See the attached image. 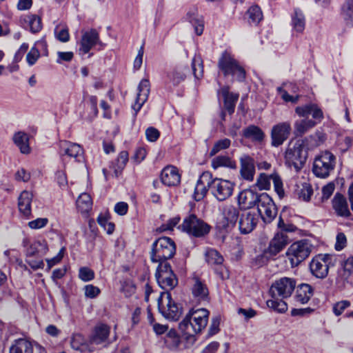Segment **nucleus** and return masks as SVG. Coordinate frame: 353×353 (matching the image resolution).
Listing matches in <instances>:
<instances>
[{"label":"nucleus","instance_id":"obj_1","mask_svg":"<svg viewBox=\"0 0 353 353\" xmlns=\"http://www.w3.org/2000/svg\"><path fill=\"white\" fill-rule=\"evenodd\" d=\"M210 312L204 308L192 309L179 323L185 340L184 347H190L195 343L196 334L200 333L207 325Z\"/></svg>","mask_w":353,"mask_h":353},{"label":"nucleus","instance_id":"obj_2","mask_svg":"<svg viewBox=\"0 0 353 353\" xmlns=\"http://www.w3.org/2000/svg\"><path fill=\"white\" fill-rule=\"evenodd\" d=\"M295 112L299 117L306 118L295 121L294 132L296 136H302L321 122L323 118L322 110L314 103L298 106Z\"/></svg>","mask_w":353,"mask_h":353},{"label":"nucleus","instance_id":"obj_3","mask_svg":"<svg viewBox=\"0 0 353 353\" xmlns=\"http://www.w3.org/2000/svg\"><path fill=\"white\" fill-rule=\"evenodd\" d=\"M174 242L169 237H161L152 243L151 260L153 262H167L175 254Z\"/></svg>","mask_w":353,"mask_h":353},{"label":"nucleus","instance_id":"obj_4","mask_svg":"<svg viewBox=\"0 0 353 353\" xmlns=\"http://www.w3.org/2000/svg\"><path fill=\"white\" fill-rule=\"evenodd\" d=\"M179 229L191 236L202 238L209 234L211 226L195 214H191L183 219Z\"/></svg>","mask_w":353,"mask_h":353},{"label":"nucleus","instance_id":"obj_5","mask_svg":"<svg viewBox=\"0 0 353 353\" xmlns=\"http://www.w3.org/2000/svg\"><path fill=\"white\" fill-rule=\"evenodd\" d=\"M313 245L308 239H302L293 243L288 249L286 255L292 267L299 265L311 254Z\"/></svg>","mask_w":353,"mask_h":353},{"label":"nucleus","instance_id":"obj_6","mask_svg":"<svg viewBox=\"0 0 353 353\" xmlns=\"http://www.w3.org/2000/svg\"><path fill=\"white\" fill-rule=\"evenodd\" d=\"M335 165V156L330 152L325 151L314 159L312 171L316 176L324 179L334 170Z\"/></svg>","mask_w":353,"mask_h":353},{"label":"nucleus","instance_id":"obj_7","mask_svg":"<svg viewBox=\"0 0 353 353\" xmlns=\"http://www.w3.org/2000/svg\"><path fill=\"white\" fill-rule=\"evenodd\" d=\"M219 68L225 76L231 74L239 81L245 78V71L238 61L228 52L223 53L219 61Z\"/></svg>","mask_w":353,"mask_h":353},{"label":"nucleus","instance_id":"obj_8","mask_svg":"<svg viewBox=\"0 0 353 353\" xmlns=\"http://www.w3.org/2000/svg\"><path fill=\"white\" fill-rule=\"evenodd\" d=\"M210 182L208 190L216 200L223 201L232 195L234 183L232 181L221 178H212L211 175Z\"/></svg>","mask_w":353,"mask_h":353},{"label":"nucleus","instance_id":"obj_9","mask_svg":"<svg viewBox=\"0 0 353 353\" xmlns=\"http://www.w3.org/2000/svg\"><path fill=\"white\" fill-rule=\"evenodd\" d=\"M159 312L166 319L177 320L181 315V309L178 304L172 300L169 292H161L158 299Z\"/></svg>","mask_w":353,"mask_h":353},{"label":"nucleus","instance_id":"obj_10","mask_svg":"<svg viewBox=\"0 0 353 353\" xmlns=\"http://www.w3.org/2000/svg\"><path fill=\"white\" fill-rule=\"evenodd\" d=\"M155 276L159 285L165 290H172L178 283V279L168 262L159 264Z\"/></svg>","mask_w":353,"mask_h":353},{"label":"nucleus","instance_id":"obj_11","mask_svg":"<svg viewBox=\"0 0 353 353\" xmlns=\"http://www.w3.org/2000/svg\"><path fill=\"white\" fill-rule=\"evenodd\" d=\"M285 159L288 166L298 172L305 163L307 152L301 144H295L292 148L286 150Z\"/></svg>","mask_w":353,"mask_h":353},{"label":"nucleus","instance_id":"obj_12","mask_svg":"<svg viewBox=\"0 0 353 353\" xmlns=\"http://www.w3.org/2000/svg\"><path fill=\"white\" fill-rule=\"evenodd\" d=\"M256 206L259 214L265 222L270 223L276 217L277 208L272 199L267 193L259 194Z\"/></svg>","mask_w":353,"mask_h":353},{"label":"nucleus","instance_id":"obj_13","mask_svg":"<svg viewBox=\"0 0 353 353\" xmlns=\"http://www.w3.org/2000/svg\"><path fill=\"white\" fill-rule=\"evenodd\" d=\"M296 283L294 279L283 277L272 283L270 294L272 298L286 299L291 296Z\"/></svg>","mask_w":353,"mask_h":353},{"label":"nucleus","instance_id":"obj_14","mask_svg":"<svg viewBox=\"0 0 353 353\" xmlns=\"http://www.w3.org/2000/svg\"><path fill=\"white\" fill-rule=\"evenodd\" d=\"M330 263V255L319 254L314 257L311 261L310 264V269L314 276L319 279H323L328 274L329 265Z\"/></svg>","mask_w":353,"mask_h":353},{"label":"nucleus","instance_id":"obj_15","mask_svg":"<svg viewBox=\"0 0 353 353\" xmlns=\"http://www.w3.org/2000/svg\"><path fill=\"white\" fill-rule=\"evenodd\" d=\"M291 124L288 121L274 125L271 130L272 145L279 147L286 141L291 132Z\"/></svg>","mask_w":353,"mask_h":353},{"label":"nucleus","instance_id":"obj_16","mask_svg":"<svg viewBox=\"0 0 353 353\" xmlns=\"http://www.w3.org/2000/svg\"><path fill=\"white\" fill-rule=\"evenodd\" d=\"M190 71L186 65H177L170 70L166 74L165 84L168 88L177 87L183 83Z\"/></svg>","mask_w":353,"mask_h":353},{"label":"nucleus","instance_id":"obj_17","mask_svg":"<svg viewBox=\"0 0 353 353\" xmlns=\"http://www.w3.org/2000/svg\"><path fill=\"white\" fill-rule=\"evenodd\" d=\"M99 44L102 48L104 44L100 41L98 32L94 29H91L83 34L81 45L79 48V54L84 55L89 52L92 48Z\"/></svg>","mask_w":353,"mask_h":353},{"label":"nucleus","instance_id":"obj_18","mask_svg":"<svg viewBox=\"0 0 353 353\" xmlns=\"http://www.w3.org/2000/svg\"><path fill=\"white\" fill-rule=\"evenodd\" d=\"M259 221V215L252 212H243L240 215L239 228L240 232L247 234L253 231Z\"/></svg>","mask_w":353,"mask_h":353},{"label":"nucleus","instance_id":"obj_19","mask_svg":"<svg viewBox=\"0 0 353 353\" xmlns=\"http://www.w3.org/2000/svg\"><path fill=\"white\" fill-rule=\"evenodd\" d=\"M332 206L334 213L339 217L349 219L352 216L346 198L340 193L334 195Z\"/></svg>","mask_w":353,"mask_h":353},{"label":"nucleus","instance_id":"obj_20","mask_svg":"<svg viewBox=\"0 0 353 353\" xmlns=\"http://www.w3.org/2000/svg\"><path fill=\"white\" fill-rule=\"evenodd\" d=\"M161 181L166 186L175 187L181 182V174L177 168L173 165L165 167L161 173Z\"/></svg>","mask_w":353,"mask_h":353},{"label":"nucleus","instance_id":"obj_21","mask_svg":"<svg viewBox=\"0 0 353 353\" xmlns=\"http://www.w3.org/2000/svg\"><path fill=\"white\" fill-rule=\"evenodd\" d=\"M150 90V84L148 79H143L139 83L137 88L136 101L134 103V110L137 112L140 110L143 104L147 101Z\"/></svg>","mask_w":353,"mask_h":353},{"label":"nucleus","instance_id":"obj_22","mask_svg":"<svg viewBox=\"0 0 353 353\" xmlns=\"http://www.w3.org/2000/svg\"><path fill=\"white\" fill-rule=\"evenodd\" d=\"M290 239L283 232H277L270 242L267 252L274 256L279 253L289 243Z\"/></svg>","mask_w":353,"mask_h":353},{"label":"nucleus","instance_id":"obj_23","mask_svg":"<svg viewBox=\"0 0 353 353\" xmlns=\"http://www.w3.org/2000/svg\"><path fill=\"white\" fill-rule=\"evenodd\" d=\"M259 194L251 189H245L238 195V204L241 209L252 208L256 205Z\"/></svg>","mask_w":353,"mask_h":353},{"label":"nucleus","instance_id":"obj_24","mask_svg":"<svg viewBox=\"0 0 353 353\" xmlns=\"http://www.w3.org/2000/svg\"><path fill=\"white\" fill-rule=\"evenodd\" d=\"M59 154L77 159L82 156L83 149L81 145L68 141H61L59 142Z\"/></svg>","mask_w":353,"mask_h":353},{"label":"nucleus","instance_id":"obj_25","mask_svg":"<svg viewBox=\"0 0 353 353\" xmlns=\"http://www.w3.org/2000/svg\"><path fill=\"white\" fill-rule=\"evenodd\" d=\"M223 221L219 223V228L228 229L232 228L238 219L239 210L232 205H225L223 210Z\"/></svg>","mask_w":353,"mask_h":353},{"label":"nucleus","instance_id":"obj_26","mask_svg":"<svg viewBox=\"0 0 353 353\" xmlns=\"http://www.w3.org/2000/svg\"><path fill=\"white\" fill-rule=\"evenodd\" d=\"M218 95L221 96L223 99L224 110H227L230 114H233L239 97V94L230 92L229 87L223 86L218 92Z\"/></svg>","mask_w":353,"mask_h":353},{"label":"nucleus","instance_id":"obj_27","mask_svg":"<svg viewBox=\"0 0 353 353\" xmlns=\"http://www.w3.org/2000/svg\"><path fill=\"white\" fill-rule=\"evenodd\" d=\"M110 327L105 324L99 323L97 325L90 336L89 343L95 345L105 343L110 334Z\"/></svg>","mask_w":353,"mask_h":353},{"label":"nucleus","instance_id":"obj_28","mask_svg":"<svg viewBox=\"0 0 353 353\" xmlns=\"http://www.w3.org/2000/svg\"><path fill=\"white\" fill-rule=\"evenodd\" d=\"M241 174L243 179L252 181L254 179L255 174L254 161L249 156L244 155L240 159Z\"/></svg>","mask_w":353,"mask_h":353},{"label":"nucleus","instance_id":"obj_29","mask_svg":"<svg viewBox=\"0 0 353 353\" xmlns=\"http://www.w3.org/2000/svg\"><path fill=\"white\" fill-rule=\"evenodd\" d=\"M211 180L210 172H203L198 180L194 189V199L199 201L203 199L208 190V183Z\"/></svg>","mask_w":353,"mask_h":353},{"label":"nucleus","instance_id":"obj_30","mask_svg":"<svg viewBox=\"0 0 353 353\" xmlns=\"http://www.w3.org/2000/svg\"><path fill=\"white\" fill-rule=\"evenodd\" d=\"M205 261L209 265L218 266V269L216 270V273L220 274L222 278H224L223 272L224 268L222 266L223 258L221 254L214 249L208 248L205 252Z\"/></svg>","mask_w":353,"mask_h":353},{"label":"nucleus","instance_id":"obj_31","mask_svg":"<svg viewBox=\"0 0 353 353\" xmlns=\"http://www.w3.org/2000/svg\"><path fill=\"white\" fill-rule=\"evenodd\" d=\"M164 343L168 349L176 350L180 349L181 346L185 348V340L183 336L182 340L176 330H170L164 337Z\"/></svg>","mask_w":353,"mask_h":353},{"label":"nucleus","instance_id":"obj_32","mask_svg":"<svg viewBox=\"0 0 353 353\" xmlns=\"http://www.w3.org/2000/svg\"><path fill=\"white\" fill-rule=\"evenodd\" d=\"M192 293L198 301H201L208 299L209 292L206 285L199 278L194 277L192 286Z\"/></svg>","mask_w":353,"mask_h":353},{"label":"nucleus","instance_id":"obj_33","mask_svg":"<svg viewBox=\"0 0 353 353\" xmlns=\"http://www.w3.org/2000/svg\"><path fill=\"white\" fill-rule=\"evenodd\" d=\"M32 197V194L27 190L23 191L19 196V210L25 216L28 217L31 214V203Z\"/></svg>","mask_w":353,"mask_h":353},{"label":"nucleus","instance_id":"obj_34","mask_svg":"<svg viewBox=\"0 0 353 353\" xmlns=\"http://www.w3.org/2000/svg\"><path fill=\"white\" fill-rule=\"evenodd\" d=\"M20 22L25 28H29L32 33L39 32L42 28L41 19L36 14L24 16Z\"/></svg>","mask_w":353,"mask_h":353},{"label":"nucleus","instance_id":"obj_35","mask_svg":"<svg viewBox=\"0 0 353 353\" xmlns=\"http://www.w3.org/2000/svg\"><path fill=\"white\" fill-rule=\"evenodd\" d=\"M12 141L21 153L27 154L30 152L29 135L27 133L22 131L15 132L13 135Z\"/></svg>","mask_w":353,"mask_h":353},{"label":"nucleus","instance_id":"obj_36","mask_svg":"<svg viewBox=\"0 0 353 353\" xmlns=\"http://www.w3.org/2000/svg\"><path fill=\"white\" fill-rule=\"evenodd\" d=\"M10 353H33V344L26 339H18L13 341Z\"/></svg>","mask_w":353,"mask_h":353},{"label":"nucleus","instance_id":"obj_37","mask_svg":"<svg viewBox=\"0 0 353 353\" xmlns=\"http://www.w3.org/2000/svg\"><path fill=\"white\" fill-rule=\"evenodd\" d=\"M313 295V289L306 283L298 286L294 296L295 301L301 304L307 303Z\"/></svg>","mask_w":353,"mask_h":353},{"label":"nucleus","instance_id":"obj_38","mask_svg":"<svg viewBox=\"0 0 353 353\" xmlns=\"http://www.w3.org/2000/svg\"><path fill=\"white\" fill-rule=\"evenodd\" d=\"M185 19L192 25L196 34L197 35H201L204 29L203 17L194 12H189L187 13Z\"/></svg>","mask_w":353,"mask_h":353},{"label":"nucleus","instance_id":"obj_39","mask_svg":"<svg viewBox=\"0 0 353 353\" xmlns=\"http://www.w3.org/2000/svg\"><path fill=\"white\" fill-rule=\"evenodd\" d=\"M70 345L72 349L81 352L91 351L89 344L85 337L81 334H74L71 337Z\"/></svg>","mask_w":353,"mask_h":353},{"label":"nucleus","instance_id":"obj_40","mask_svg":"<svg viewBox=\"0 0 353 353\" xmlns=\"http://www.w3.org/2000/svg\"><path fill=\"white\" fill-rule=\"evenodd\" d=\"M211 165L214 170L221 167L235 168L236 163L227 156L219 155L212 159Z\"/></svg>","mask_w":353,"mask_h":353},{"label":"nucleus","instance_id":"obj_41","mask_svg":"<svg viewBox=\"0 0 353 353\" xmlns=\"http://www.w3.org/2000/svg\"><path fill=\"white\" fill-rule=\"evenodd\" d=\"M128 161V153L126 151H122L119 153L115 163H112L110 168L113 170L114 174L117 176L121 170L125 166Z\"/></svg>","mask_w":353,"mask_h":353},{"label":"nucleus","instance_id":"obj_42","mask_svg":"<svg viewBox=\"0 0 353 353\" xmlns=\"http://www.w3.org/2000/svg\"><path fill=\"white\" fill-rule=\"evenodd\" d=\"M292 26L297 32H302L305 29V21L303 12L299 10H295L292 17Z\"/></svg>","mask_w":353,"mask_h":353},{"label":"nucleus","instance_id":"obj_43","mask_svg":"<svg viewBox=\"0 0 353 353\" xmlns=\"http://www.w3.org/2000/svg\"><path fill=\"white\" fill-rule=\"evenodd\" d=\"M341 14L346 23L353 25V0H345L341 7Z\"/></svg>","mask_w":353,"mask_h":353},{"label":"nucleus","instance_id":"obj_44","mask_svg":"<svg viewBox=\"0 0 353 353\" xmlns=\"http://www.w3.org/2000/svg\"><path fill=\"white\" fill-rule=\"evenodd\" d=\"M48 250V245L45 241L36 240L33 241L27 248V254L34 256L39 253H46Z\"/></svg>","mask_w":353,"mask_h":353},{"label":"nucleus","instance_id":"obj_45","mask_svg":"<svg viewBox=\"0 0 353 353\" xmlns=\"http://www.w3.org/2000/svg\"><path fill=\"white\" fill-rule=\"evenodd\" d=\"M243 135L254 141H261L264 138L263 132L257 126L250 125L243 130Z\"/></svg>","mask_w":353,"mask_h":353},{"label":"nucleus","instance_id":"obj_46","mask_svg":"<svg viewBox=\"0 0 353 353\" xmlns=\"http://www.w3.org/2000/svg\"><path fill=\"white\" fill-rule=\"evenodd\" d=\"M283 299L281 298V299L272 298V299L267 301V305L277 312L284 313L288 310V305Z\"/></svg>","mask_w":353,"mask_h":353},{"label":"nucleus","instance_id":"obj_47","mask_svg":"<svg viewBox=\"0 0 353 353\" xmlns=\"http://www.w3.org/2000/svg\"><path fill=\"white\" fill-rule=\"evenodd\" d=\"M192 68L194 78L200 79L203 75V65L201 57L199 55H195L192 59Z\"/></svg>","mask_w":353,"mask_h":353},{"label":"nucleus","instance_id":"obj_48","mask_svg":"<svg viewBox=\"0 0 353 353\" xmlns=\"http://www.w3.org/2000/svg\"><path fill=\"white\" fill-rule=\"evenodd\" d=\"M77 205L82 212H87L91 209L92 201L90 194L82 193L77 201Z\"/></svg>","mask_w":353,"mask_h":353},{"label":"nucleus","instance_id":"obj_49","mask_svg":"<svg viewBox=\"0 0 353 353\" xmlns=\"http://www.w3.org/2000/svg\"><path fill=\"white\" fill-rule=\"evenodd\" d=\"M54 35L57 39L61 42H67L70 39L68 28L66 26L59 24L54 28Z\"/></svg>","mask_w":353,"mask_h":353},{"label":"nucleus","instance_id":"obj_50","mask_svg":"<svg viewBox=\"0 0 353 353\" xmlns=\"http://www.w3.org/2000/svg\"><path fill=\"white\" fill-rule=\"evenodd\" d=\"M313 194V190L311 185L307 183H304L301 187L297 189V194L299 198L305 201H310L311 196Z\"/></svg>","mask_w":353,"mask_h":353},{"label":"nucleus","instance_id":"obj_51","mask_svg":"<svg viewBox=\"0 0 353 353\" xmlns=\"http://www.w3.org/2000/svg\"><path fill=\"white\" fill-rule=\"evenodd\" d=\"M249 19L254 23H258L263 19V13L258 6H251L248 10Z\"/></svg>","mask_w":353,"mask_h":353},{"label":"nucleus","instance_id":"obj_52","mask_svg":"<svg viewBox=\"0 0 353 353\" xmlns=\"http://www.w3.org/2000/svg\"><path fill=\"white\" fill-rule=\"evenodd\" d=\"M149 274L147 270H145L141 276V279L143 282V288L144 290V300L148 302L150 294L153 292L152 288L150 286L148 279Z\"/></svg>","mask_w":353,"mask_h":353},{"label":"nucleus","instance_id":"obj_53","mask_svg":"<svg viewBox=\"0 0 353 353\" xmlns=\"http://www.w3.org/2000/svg\"><path fill=\"white\" fill-rule=\"evenodd\" d=\"M351 305V303L348 300H342L336 302L333 305L332 311L333 313L339 316L341 315L343 312Z\"/></svg>","mask_w":353,"mask_h":353},{"label":"nucleus","instance_id":"obj_54","mask_svg":"<svg viewBox=\"0 0 353 353\" xmlns=\"http://www.w3.org/2000/svg\"><path fill=\"white\" fill-rule=\"evenodd\" d=\"M271 181L272 179L270 177V175H267L266 174L262 173L258 177L256 185L260 190H268L270 188Z\"/></svg>","mask_w":353,"mask_h":353},{"label":"nucleus","instance_id":"obj_55","mask_svg":"<svg viewBox=\"0 0 353 353\" xmlns=\"http://www.w3.org/2000/svg\"><path fill=\"white\" fill-rule=\"evenodd\" d=\"M231 141L225 138L216 142L210 151V155H214L222 150L227 149L230 147Z\"/></svg>","mask_w":353,"mask_h":353},{"label":"nucleus","instance_id":"obj_56","mask_svg":"<svg viewBox=\"0 0 353 353\" xmlns=\"http://www.w3.org/2000/svg\"><path fill=\"white\" fill-rule=\"evenodd\" d=\"M78 276L81 281L88 282L94 279V272L88 267H81L79 270Z\"/></svg>","mask_w":353,"mask_h":353},{"label":"nucleus","instance_id":"obj_57","mask_svg":"<svg viewBox=\"0 0 353 353\" xmlns=\"http://www.w3.org/2000/svg\"><path fill=\"white\" fill-rule=\"evenodd\" d=\"M270 177L274 184V190L280 197H282L284 194V190L283 188V182L280 176L277 174H270Z\"/></svg>","mask_w":353,"mask_h":353},{"label":"nucleus","instance_id":"obj_58","mask_svg":"<svg viewBox=\"0 0 353 353\" xmlns=\"http://www.w3.org/2000/svg\"><path fill=\"white\" fill-rule=\"evenodd\" d=\"M100 289L92 284L86 285L84 287V293L87 298L94 299L100 294Z\"/></svg>","mask_w":353,"mask_h":353},{"label":"nucleus","instance_id":"obj_59","mask_svg":"<svg viewBox=\"0 0 353 353\" xmlns=\"http://www.w3.org/2000/svg\"><path fill=\"white\" fill-rule=\"evenodd\" d=\"M180 217L175 216L170 219L166 223L163 224L161 227L157 229L159 232H165L168 230H172L173 228L179 223Z\"/></svg>","mask_w":353,"mask_h":353},{"label":"nucleus","instance_id":"obj_60","mask_svg":"<svg viewBox=\"0 0 353 353\" xmlns=\"http://www.w3.org/2000/svg\"><path fill=\"white\" fill-rule=\"evenodd\" d=\"M39 57V51L35 47H32L26 56V61L28 65L30 66L33 65L37 62Z\"/></svg>","mask_w":353,"mask_h":353},{"label":"nucleus","instance_id":"obj_61","mask_svg":"<svg viewBox=\"0 0 353 353\" xmlns=\"http://www.w3.org/2000/svg\"><path fill=\"white\" fill-rule=\"evenodd\" d=\"M121 292L124 294V296L127 298L130 297L132 294V282L130 279L125 280L123 281H121Z\"/></svg>","mask_w":353,"mask_h":353},{"label":"nucleus","instance_id":"obj_62","mask_svg":"<svg viewBox=\"0 0 353 353\" xmlns=\"http://www.w3.org/2000/svg\"><path fill=\"white\" fill-rule=\"evenodd\" d=\"M48 223V220L46 218H38L35 220L31 221L28 223V226L31 229H41L44 228L47 223Z\"/></svg>","mask_w":353,"mask_h":353},{"label":"nucleus","instance_id":"obj_63","mask_svg":"<svg viewBox=\"0 0 353 353\" xmlns=\"http://www.w3.org/2000/svg\"><path fill=\"white\" fill-rule=\"evenodd\" d=\"M145 136L149 141L154 142L159 139L160 132L155 128L150 127L145 130Z\"/></svg>","mask_w":353,"mask_h":353},{"label":"nucleus","instance_id":"obj_64","mask_svg":"<svg viewBox=\"0 0 353 353\" xmlns=\"http://www.w3.org/2000/svg\"><path fill=\"white\" fill-rule=\"evenodd\" d=\"M335 185L333 183H329L322 188V200H327L333 194Z\"/></svg>","mask_w":353,"mask_h":353}]
</instances>
